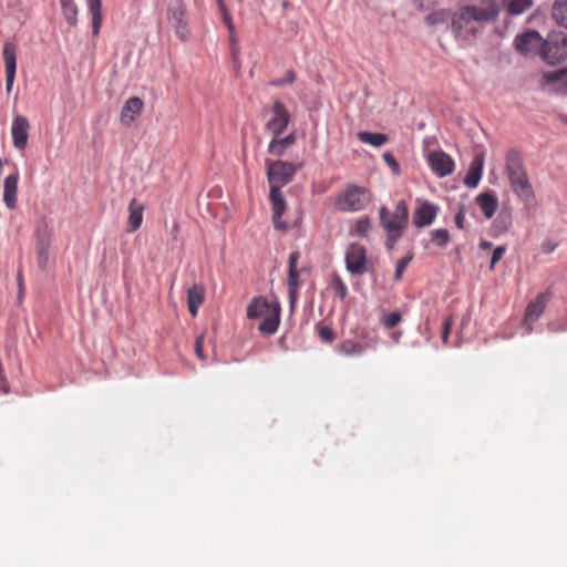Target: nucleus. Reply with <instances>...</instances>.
Masks as SVG:
<instances>
[{
  "mask_svg": "<svg viewBox=\"0 0 567 567\" xmlns=\"http://www.w3.org/2000/svg\"><path fill=\"white\" fill-rule=\"evenodd\" d=\"M370 228H371V224H370L369 218H367V217L359 219L355 224V233L362 237L367 236Z\"/></svg>",
  "mask_w": 567,
  "mask_h": 567,
  "instance_id": "39",
  "label": "nucleus"
},
{
  "mask_svg": "<svg viewBox=\"0 0 567 567\" xmlns=\"http://www.w3.org/2000/svg\"><path fill=\"white\" fill-rule=\"evenodd\" d=\"M229 38H230L231 43H235L236 42V32L233 35H231V33H229Z\"/></svg>",
  "mask_w": 567,
  "mask_h": 567,
  "instance_id": "53",
  "label": "nucleus"
},
{
  "mask_svg": "<svg viewBox=\"0 0 567 567\" xmlns=\"http://www.w3.org/2000/svg\"><path fill=\"white\" fill-rule=\"evenodd\" d=\"M346 267L352 275H363L368 271L367 250L362 245L351 244L346 251Z\"/></svg>",
  "mask_w": 567,
  "mask_h": 567,
  "instance_id": "9",
  "label": "nucleus"
},
{
  "mask_svg": "<svg viewBox=\"0 0 567 567\" xmlns=\"http://www.w3.org/2000/svg\"><path fill=\"white\" fill-rule=\"evenodd\" d=\"M452 326H453V319L452 317H449L444 320L443 322V331H442V342L444 344H447V341H449V337H450V333H451V329H452Z\"/></svg>",
  "mask_w": 567,
  "mask_h": 567,
  "instance_id": "43",
  "label": "nucleus"
},
{
  "mask_svg": "<svg viewBox=\"0 0 567 567\" xmlns=\"http://www.w3.org/2000/svg\"><path fill=\"white\" fill-rule=\"evenodd\" d=\"M465 223V212L464 208H460V210L455 215V225L458 229H464Z\"/></svg>",
  "mask_w": 567,
  "mask_h": 567,
  "instance_id": "47",
  "label": "nucleus"
},
{
  "mask_svg": "<svg viewBox=\"0 0 567 567\" xmlns=\"http://www.w3.org/2000/svg\"><path fill=\"white\" fill-rule=\"evenodd\" d=\"M507 12L520 14L532 7V0H504Z\"/></svg>",
  "mask_w": 567,
  "mask_h": 567,
  "instance_id": "30",
  "label": "nucleus"
},
{
  "mask_svg": "<svg viewBox=\"0 0 567 567\" xmlns=\"http://www.w3.org/2000/svg\"><path fill=\"white\" fill-rule=\"evenodd\" d=\"M51 247V234L48 228L37 229V261L41 270H45L49 262V250Z\"/></svg>",
  "mask_w": 567,
  "mask_h": 567,
  "instance_id": "15",
  "label": "nucleus"
},
{
  "mask_svg": "<svg viewBox=\"0 0 567 567\" xmlns=\"http://www.w3.org/2000/svg\"><path fill=\"white\" fill-rule=\"evenodd\" d=\"M217 2H218V6H219V9L224 10L225 9V4H224L223 0H217Z\"/></svg>",
  "mask_w": 567,
  "mask_h": 567,
  "instance_id": "52",
  "label": "nucleus"
},
{
  "mask_svg": "<svg viewBox=\"0 0 567 567\" xmlns=\"http://www.w3.org/2000/svg\"><path fill=\"white\" fill-rule=\"evenodd\" d=\"M386 240L385 246L388 249H393L398 243V240L402 237L403 231H385Z\"/></svg>",
  "mask_w": 567,
  "mask_h": 567,
  "instance_id": "41",
  "label": "nucleus"
},
{
  "mask_svg": "<svg viewBox=\"0 0 567 567\" xmlns=\"http://www.w3.org/2000/svg\"><path fill=\"white\" fill-rule=\"evenodd\" d=\"M480 247H481V249H484V250L489 249V248H492V243H491V241H485V240H484V241H482V243L480 244Z\"/></svg>",
  "mask_w": 567,
  "mask_h": 567,
  "instance_id": "51",
  "label": "nucleus"
},
{
  "mask_svg": "<svg viewBox=\"0 0 567 567\" xmlns=\"http://www.w3.org/2000/svg\"><path fill=\"white\" fill-rule=\"evenodd\" d=\"M427 162L433 173L439 177H445L454 171V161L449 154L442 151L430 152Z\"/></svg>",
  "mask_w": 567,
  "mask_h": 567,
  "instance_id": "13",
  "label": "nucleus"
},
{
  "mask_svg": "<svg viewBox=\"0 0 567 567\" xmlns=\"http://www.w3.org/2000/svg\"><path fill=\"white\" fill-rule=\"evenodd\" d=\"M401 321V315L398 312H391L383 319V324L386 328H394Z\"/></svg>",
  "mask_w": 567,
  "mask_h": 567,
  "instance_id": "42",
  "label": "nucleus"
},
{
  "mask_svg": "<svg viewBox=\"0 0 567 567\" xmlns=\"http://www.w3.org/2000/svg\"><path fill=\"white\" fill-rule=\"evenodd\" d=\"M30 124L25 116L17 115L12 121L11 135L16 148L23 151L28 144Z\"/></svg>",
  "mask_w": 567,
  "mask_h": 567,
  "instance_id": "16",
  "label": "nucleus"
},
{
  "mask_svg": "<svg viewBox=\"0 0 567 567\" xmlns=\"http://www.w3.org/2000/svg\"><path fill=\"white\" fill-rule=\"evenodd\" d=\"M18 45L14 41L8 40L3 44L2 55L6 72V91L11 93L17 72Z\"/></svg>",
  "mask_w": 567,
  "mask_h": 567,
  "instance_id": "11",
  "label": "nucleus"
},
{
  "mask_svg": "<svg viewBox=\"0 0 567 567\" xmlns=\"http://www.w3.org/2000/svg\"><path fill=\"white\" fill-rule=\"evenodd\" d=\"M358 140L363 143H367L374 147H380L388 143L389 137L383 133H371L367 131H361L357 134Z\"/></svg>",
  "mask_w": 567,
  "mask_h": 567,
  "instance_id": "26",
  "label": "nucleus"
},
{
  "mask_svg": "<svg viewBox=\"0 0 567 567\" xmlns=\"http://www.w3.org/2000/svg\"><path fill=\"white\" fill-rule=\"evenodd\" d=\"M549 300V293L543 292L539 293L536 299L528 303L524 315L523 324L526 328V332L530 333L533 330V323L538 320V318L545 311L546 305Z\"/></svg>",
  "mask_w": 567,
  "mask_h": 567,
  "instance_id": "12",
  "label": "nucleus"
},
{
  "mask_svg": "<svg viewBox=\"0 0 567 567\" xmlns=\"http://www.w3.org/2000/svg\"><path fill=\"white\" fill-rule=\"evenodd\" d=\"M413 256L412 255H408L403 258H401L398 262H396V268H395V272H394V280L395 281H400L403 277V274L406 269V267L409 266V264L411 262Z\"/></svg>",
  "mask_w": 567,
  "mask_h": 567,
  "instance_id": "36",
  "label": "nucleus"
},
{
  "mask_svg": "<svg viewBox=\"0 0 567 567\" xmlns=\"http://www.w3.org/2000/svg\"><path fill=\"white\" fill-rule=\"evenodd\" d=\"M280 138L288 147L292 146L297 141V136L295 133H290L289 135Z\"/></svg>",
  "mask_w": 567,
  "mask_h": 567,
  "instance_id": "50",
  "label": "nucleus"
},
{
  "mask_svg": "<svg viewBox=\"0 0 567 567\" xmlns=\"http://www.w3.org/2000/svg\"><path fill=\"white\" fill-rule=\"evenodd\" d=\"M18 280H19V285H20V289H21L22 288V278H21L20 274L18 275Z\"/></svg>",
  "mask_w": 567,
  "mask_h": 567,
  "instance_id": "54",
  "label": "nucleus"
},
{
  "mask_svg": "<svg viewBox=\"0 0 567 567\" xmlns=\"http://www.w3.org/2000/svg\"><path fill=\"white\" fill-rule=\"evenodd\" d=\"M372 200L371 192L355 184L348 185L336 198V207L340 212L355 213L363 210Z\"/></svg>",
  "mask_w": 567,
  "mask_h": 567,
  "instance_id": "4",
  "label": "nucleus"
},
{
  "mask_svg": "<svg viewBox=\"0 0 567 567\" xmlns=\"http://www.w3.org/2000/svg\"><path fill=\"white\" fill-rule=\"evenodd\" d=\"M484 166V156L482 154H478L474 157L472 161L470 168L465 175L464 184L468 188H475L481 178H482V172Z\"/></svg>",
  "mask_w": 567,
  "mask_h": 567,
  "instance_id": "22",
  "label": "nucleus"
},
{
  "mask_svg": "<svg viewBox=\"0 0 567 567\" xmlns=\"http://www.w3.org/2000/svg\"><path fill=\"white\" fill-rule=\"evenodd\" d=\"M505 162L506 174L513 192L524 203L532 202L535 197V193L525 169L522 154L515 150H511L506 154Z\"/></svg>",
  "mask_w": 567,
  "mask_h": 567,
  "instance_id": "2",
  "label": "nucleus"
},
{
  "mask_svg": "<svg viewBox=\"0 0 567 567\" xmlns=\"http://www.w3.org/2000/svg\"><path fill=\"white\" fill-rule=\"evenodd\" d=\"M557 248V243L553 240H546L542 244V251L544 254H551Z\"/></svg>",
  "mask_w": 567,
  "mask_h": 567,
  "instance_id": "48",
  "label": "nucleus"
},
{
  "mask_svg": "<svg viewBox=\"0 0 567 567\" xmlns=\"http://www.w3.org/2000/svg\"><path fill=\"white\" fill-rule=\"evenodd\" d=\"M224 14V22L225 24L227 25L228 30H229V33H231V35L235 33V27H234V23L231 21V18L230 16L228 14V12L226 11V8L224 10H220Z\"/></svg>",
  "mask_w": 567,
  "mask_h": 567,
  "instance_id": "49",
  "label": "nucleus"
},
{
  "mask_svg": "<svg viewBox=\"0 0 567 567\" xmlns=\"http://www.w3.org/2000/svg\"><path fill=\"white\" fill-rule=\"evenodd\" d=\"M379 213L381 225L385 231H404L409 219V209L404 200L398 202L391 216L385 207H381Z\"/></svg>",
  "mask_w": 567,
  "mask_h": 567,
  "instance_id": "8",
  "label": "nucleus"
},
{
  "mask_svg": "<svg viewBox=\"0 0 567 567\" xmlns=\"http://www.w3.org/2000/svg\"><path fill=\"white\" fill-rule=\"evenodd\" d=\"M476 203L487 219H491L498 208V200L491 193H483L476 197Z\"/></svg>",
  "mask_w": 567,
  "mask_h": 567,
  "instance_id": "24",
  "label": "nucleus"
},
{
  "mask_svg": "<svg viewBox=\"0 0 567 567\" xmlns=\"http://www.w3.org/2000/svg\"><path fill=\"white\" fill-rule=\"evenodd\" d=\"M299 260V254L292 252L289 256V272H288V286L292 291L298 286L299 272L297 269V264Z\"/></svg>",
  "mask_w": 567,
  "mask_h": 567,
  "instance_id": "28",
  "label": "nucleus"
},
{
  "mask_svg": "<svg viewBox=\"0 0 567 567\" xmlns=\"http://www.w3.org/2000/svg\"><path fill=\"white\" fill-rule=\"evenodd\" d=\"M543 42L537 31H526L515 38V48L519 53L528 55L538 50L542 51Z\"/></svg>",
  "mask_w": 567,
  "mask_h": 567,
  "instance_id": "14",
  "label": "nucleus"
},
{
  "mask_svg": "<svg viewBox=\"0 0 567 567\" xmlns=\"http://www.w3.org/2000/svg\"><path fill=\"white\" fill-rule=\"evenodd\" d=\"M429 235L431 243L437 247H445L450 241V233L445 228L433 229Z\"/></svg>",
  "mask_w": 567,
  "mask_h": 567,
  "instance_id": "31",
  "label": "nucleus"
},
{
  "mask_svg": "<svg viewBox=\"0 0 567 567\" xmlns=\"http://www.w3.org/2000/svg\"><path fill=\"white\" fill-rule=\"evenodd\" d=\"M382 158L385 162V164L391 168L393 174H395V175L400 174V165H399L398 161L395 159V157L390 152L383 153Z\"/></svg>",
  "mask_w": 567,
  "mask_h": 567,
  "instance_id": "38",
  "label": "nucleus"
},
{
  "mask_svg": "<svg viewBox=\"0 0 567 567\" xmlns=\"http://www.w3.org/2000/svg\"><path fill=\"white\" fill-rule=\"evenodd\" d=\"M297 74L293 70H288L284 76L274 79L269 82L271 86L281 87L288 84H292L296 81Z\"/></svg>",
  "mask_w": 567,
  "mask_h": 567,
  "instance_id": "35",
  "label": "nucleus"
},
{
  "mask_svg": "<svg viewBox=\"0 0 567 567\" xmlns=\"http://www.w3.org/2000/svg\"><path fill=\"white\" fill-rule=\"evenodd\" d=\"M506 251L505 246H498L494 249L492 259H491V269H494L495 265L503 258Z\"/></svg>",
  "mask_w": 567,
  "mask_h": 567,
  "instance_id": "44",
  "label": "nucleus"
},
{
  "mask_svg": "<svg viewBox=\"0 0 567 567\" xmlns=\"http://www.w3.org/2000/svg\"><path fill=\"white\" fill-rule=\"evenodd\" d=\"M205 300V287L203 285L195 284L187 290V308L192 317H196L199 307Z\"/></svg>",
  "mask_w": 567,
  "mask_h": 567,
  "instance_id": "20",
  "label": "nucleus"
},
{
  "mask_svg": "<svg viewBox=\"0 0 567 567\" xmlns=\"http://www.w3.org/2000/svg\"><path fill=\"white\" fill-rule=\"evenodd\" d=\"M446 20V14L444 11H436V12H433L431 14H429L426 18H425V22L429 24V25H435V24H440V23H444Z\"/></svg>",
  "mask_w": 567,
  "mask_h": 567,
  "instance_id": "37",
  "label": "nucleus"
},
{
  "mask_svg": "<svg viewBox=\"0 0 567 567\" xmlns=\"http://www.w3.org/2000/svg\"><path fill=\"white\" fill-rule=\"evenodd\" d=\"M62 11L66 21L74 25L76 23L78 8L72 0L62 1Z\"/></svg>",
  "mask_w": 567,
  "mask_h": 567,
  "instance_id": "33",
  "label": "nucleus"
},
{
  "mask_svg": "<svg viewBox=\"0 0 567 567\" xmlns=\"http://www.w3.org/2000/svg\"><path fill=\"white\" fill-rule=\"evenodd\" d=\"M269 199L272 206V220L276 229L286 230L287 225L281 221L287 209V203L281 189H270Z\"/></svg>",
  "mask_w": 567,
  "mask_h": 567,
  "instance_id": "17",
  "label": "nucleus"
},
{
  "mask_svg": "<svg viewBox=\"0 0 567 567\" xmlns=\"http://www.w3.org/2000/svg\"><path fill=\"white\" fill-rule=\"evenodd\" d=\"M166 20L182 41L190 38L186 6L182 0H172L167 6Z\"/></svg>",
  "mask_w": 567,
  "mask_h": 567,
  "instance_id": "5",
  "label": "nucleus"
},
{
  "mask_svg": "<svg viewBox=\"0 0 567 567\" xmlns=\"http://www.w3.org/2000/svg\"><path fill=\"white\" fill-rule=\"evenodd\" d=\"M386 240L385 246L388 249H393L398 243V240L402 237L403 231H385Z\"/></svg>",
  "mask_w": 567,
  "mask_h": 567,
  "instance_id": "40",
  "label": "nucleus"
},
{
  "mask_svg": "<svg viewBox=\"0 0 567 567\" xmlns=\"http://www.w3.org/2000/svg\"><path fill=\"white\" fill-rule=\"evenodd\" d=\"M298 165L284 161H267V179L270 189H281L292 182L298 171Z\"/></svg>",
  "mask_w": 567,
  "mask_h": 567,
  "instance_id": "6",
  "label": "nucleus"
},
{
  "mask_svg": "<svg viewBox=\"0 0 567 567\" xmlns=\"http://www.w3.org/2000/svg\"><path fill=\"white\" fill-rule=\"evenodd\" d=\"M271 113L272 116L265 127L272 136H280L287 130L291 116L286 105L278 100L274 102Z\"/></svg>",
  "mask_w": 567,
  "mask_h": 567,
  "instance_id": "10",
  "label": "nucleus"
},
{
  "mask_svg": "<svg viewBox=\"0 0 567 567\" xmlns=\"http://www.w3.org/2000/svg\"><path fill=\"white\" fill-rule=\"evenodd\" d=\"M364 350L365 348L363 344L352 340L343 341L338 348L339 353L346 357L360 355L364 352Z\"/></svg>",
  "mask_w": 567,
  "mask_h": 567,
  "instance_id": "29",
  "label": "nucleus"
},
{
  "mask_svg": "<svg viewBox=\"0 0 567 567\" xmlns=\"http://www.w3.org/2000/svg\"><path fill=\"white\" fill-rule=\"evenodd\" d=\"M144 205L133 198L128 204V229L127 231L133 233L137 230L143 221Z\"/></svg>",
  "mask_w": 567,
  "mask_h": 567,
  "instance_id": "23",
  "label": "nucleus"
},
{
  "mask_svg": "<svg viewBox=\"0 0 567 567\" xmlns=\"http://www.w3.org/2000/svg\"><path fill=\"white\" fill-rule=\"evenodd\" d=\"M281 308L279 302H270L259 296L251 299L247 306V318L259 319L261 322L258 330L264 334H275L280 323Z\"/></svg>",
  "mask_w": 567,
  "mask_h": 567,
  "instance_id": "3",
  "label": "nucleus"
},
{
  "mask_svg": "<svg viewBox=\"0 0 567 567\" xmlns=\"http://www.w3.org/2000/svg\"><path fill=\"white\" fill-rule=\"evenodd\" d=\"M542 58L548 64H557L567 59V34H550L542 45Z\"/></svg>",
  "mask_w": 567,
  "mask_h": 567,
  "instance_id": "7",
  "label": "nucleus"
},
{
  "mask_svg": "<svg viewBox=\"0 0 567 567\" xmlns=\"http://www.w3.org/2000/svg\"><path fill=\"white\" fill-rule=\"evenodd\" d=\"M319 337L324 342H332L334 340V332L327 326L320 327Z\"/></svg>",
  "mask_w": 567,
  "mask_h": 567,
  "instance_id": "45",
  "label": "nucleus"
},
{
  "mask_svg": "<svg viewBox=\"0 0 567 567\" xmlns=\"http://www.w3.org/2000/svg\"><path fill=\"white\" fill-rule=\"evenodd\" d=\"M194 348H195V353H196L197 358L200 360H204L205 355H204V349H203L204 348V334L203 333L196 338Z\"/></svg>",
  "mask_w": 567,
  "mask_h": 567,
  "instance_id": "46",
  "label": "nucleus"
},
{
  "mask_svg": "<svg viewBox=\"0 0 567 567\" xmlns=\"http://www.w3.org/2000/svg\"><path fill=\"white\" fill-rule=\"evenodd\" d=\"M437 213V205L430 202H423L416 207L413 214V225L417 228L426 227L434 221Z\"/></svg>",
  "mask_w": 567,
  "mask_h": 567,
  "instance_id": "18",
  "label": "nucleus"
},
{
  "mask_svg": "<svg viewBox=\"0 0 567 567\" xmlns=\"http://www.w3.org/2000/svg\"><path fill=\"white\" fill-rule=\"evenodd\" d=\"M142 110L143 101L136 96L130 97L121 111V122L130 125L141 114Z\"/></svg>",
  "mask_w": 567,
  "mask_h": 567,
  "instance_id": "21",
  "label": "nucleus"
},
{
  "mask_svg": "<svg viewBox=\"0 0 567 567\" xmlns=\"http://www.w3.org/2000/svg\"><path fill=\"white\" fill-rule=\"evenodd\" d=\"M330 286L337 297L343 300L348 295V288L338 274L331 276Z\"/></svg>",
  "mask_w": 567,
  "mask_h": 567,
  "instance_id": "32",
  "label": "nucleus"
},
{
  "mask_svg": "<svg viewBox=\"0 0 567 567\" xmlns=\"http://www.w3.org/2000/svg\"><path fill=\"white\" fill-rule=\"evenodd\" d=\"M288 146L281 141L280 136H274L268 145V153L274 156H282Z\"/></svg>",
  "mask_w": 567,
  "mask_h": 567,
  "instance_id": "34",
  "label": "nucleus"
},
{
  "mask_svg": "<svg viewBox=\"0 0 567 567\" xmlns=\"http://www.w3.org/2000/svg\"><path fill=\"white\" fill-rule=\"evenodd\" d=\"M499 8L497 0H476L466 6L453 19V28L461 34H474L475 22H489L496 19Z\"/></svg>",
  "mask_w": 567,
  "mask_h": 567,
  "instance_id": "1",
  "label": "nucleus"
},
{
  "mask_svg": "<svg viewBox=\"0 0 567 567\" xmlns=\"http://www.w3.org/2000/svg\"><path fill=\"white\" fill-rule=\"evenodd\" d=\"M551 14L557 24L567 29V0H556Z\"/></svg>",
  "mask_w": 567,
  "mask_h": 567,
  "instance_id": "27",
  "label": "nucleus"
},
{
  "mask_svg": "<svg viewBox=\"0 0 567 567\" xmlns=\"http://www.w3.org/2000/svg\"><path fill=\"white\" fill-rule=\"evenodd\" d=\"M19 173L8 175L3 183V202L9 209L17 207Z\"/></svg>",
  "mask_w": 567,
  "mask_h": 567,
  "instance_id": "19",
  "label": "nucleus"
},
{
  "mask_svg": "<svg viewBox=\"0 0 567 567\" xmlns=\"http://www.w3.org/2000/svg\"><path fill=\"white\" fill-rule=\"evenodd\" d=\"M87 7L92 17V33L96 37L103 22L102 0H87Z\"/></svg>",
  "mask_w": 567,
  "mask_h": 567,
  "instance_id": "25",
  "label": "nucleus"
}]
</instances>
